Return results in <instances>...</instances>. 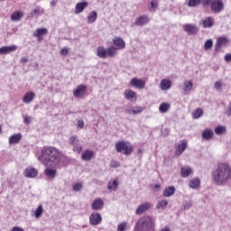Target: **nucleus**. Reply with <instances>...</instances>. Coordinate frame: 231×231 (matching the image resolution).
I'll list each match as a JSON object with an SVG mask.
<instances>
[{
	"instance_id": "nucleus-45",
	"label": "nucleus",
	"mask_w": 231,
	"mask_h": 231,
	"mask_svg": "<svg viewBox=\"0 0 231 231\" xmlns=\"http://www.w3.org/2000/svg\"><path fill=\"white\" fill-rule=\"evenodd\" d=\"M223 133H225V127H223V126H217L215 128V134H223Z\"/></svg>"
},
{
	"instance_id": "nucleus-2",
	"label": "nucleus",
	"mask_w": 231,
	"mask_h": 231,
	"mask_svg": "<svg viewBox=\"0 0 231 231\" xmlns=\"http://www.w3.org/2000/svg\"><path fill=\"white\" fill-rule=\"evenodd\" d=\"M59 150L55 147L45 146L42 150V155L38 157L39 162H42L45 167H55L59 163Z\"/></svg>"
},
{
	"instance_id": "nucleus-22",
	"label": "nucleus",
	"mask_w": 231,
	"mask_h": 231,
	"mask_svg": "<svg viewBox=\"0 0 231 231\" xmlns=\"http://www.w3.org/2000/svg\"><path fill=\"white\" fill-rule=\"evenodd\" d=\"M94 152L91 150H86L82 155H81V160L83 162H91V160L93 159L94 156Z\"/></svg>"
},
{
	"instance_id": "nucleus-52",
	"label": "nucleus",
	"mask_w": 231,
	"mask_h": 231,
	"mask_svg": "<svg viewBox=\"0 0 231 231\" xmlns=\"http://www.w3.org/2000/svg\"><path fill=\"white\" fill-rule=\"evenodd\" d=\"M184 30H196V25L194 24H185L183 25Z\"/></svg>"
},
{
	"instance_id": "nucleus-14",
	"label": "nucleus",
	"mask_w": 231,
	"mask_h": 231,
	"mask_svg": "<svg viewBox=\"0 0 231 231\" xmlns=\"http://www.w3.org/2000/svg\"><path fill=\"white\" fill-rule=\"evenodd\" d=\"M39 174V171H37V169L28 167L23 171V175L25 178H37V175Z\"/></svg>"
},
{
	"instance_id": "nucleus-24",
	"label": "nucleus",
	"mask_w": 231,
	"mask_h": 231,
	"mask_svg": "<svg viewBox=\"0 0 231 231\" xmlns=\"http://www.w3.org/2000/svg\"><path fill=\"white\" fill-rule=\"evenodd\" d=\"M147 23H149V16L143 15L136 18L134 23L136 26H143V24H147Z\"/></svg>"
},
{
	"instance_id": "nucleus-25",
	"label": "nucleus",
	"mask_w": 231,
	"mask_h": 231,
	"mask_svg": "<svg viewBox=\"0 0 231 231\" xmlns=\"http://www.w3.org/2000/svg\"><path fill=\"white\" fill-rule=\"evenodd\" d=\"M200 24H202L203 28H212L214 25V19L212 17L205 18L201 21Z\"/></svg>"
},
{
	"instance_id": "nucleus-59",
	"label": "nucleus",
	"mask_w": 231,
	"mask_h": 231,
	"mask_svg": "<svg viewBox=\"0 0 231 231\" xmlns=\"http://www.w3.org/2000/svg\"><path fill=\"white\" fill-rule=\"evenodd\" d=\"M30 116H26L23 118V123L26 124V125H28L30 124Z\"/></svg>"
},
{
	"instance_id": "nucleus-47",
	"label": "nucleus",
	"mask_w": 231,
	"mask_h": 231,
	"mask_svg": "<svg viewBox=\"0 0 231 231\" xmlns=\"http://www.w3.org/2000/svg\"><path fill=\"white\" fill-rule=\"evenodd\" d=\"M118 187V180H113V182H109L108 184V189L111 190V189H116Z\"/></svg>"
},
{
	"instance_id": "nucleus-26",
	"label": "nucleus",
	"mask_w": 231,
	"mask_h": 231,
	"mask_svg": "<svg viewBox=\"0 0 231 231\" xmlns=\"http://www.w3.org/2000/svg\"><path fill=\"white\" fill-rule=\"evenodd\" d=\"M190 174H192V168H190L189 166H184L181 168L180 176L182 178H189Z\"/></svg>"
},
{
	"instance_id": "nucleus-23",
	"label": "nucleus",
	"mask_w": 231,
	"mask_h": 231,
	"mask_svg": "<svg viewBox=\"0 0 231 231\" xmlns=\"http://www.w3.org/2000/svg\"><path fill=\"white\" fill-rule=\"evenodd\" d=\"M33 98H35V93L33 92H27L23 97V104H31V102H33Z\"/></svg>"
},
{
	"instance_id": "nucleus-46",
	"label": "nucleus",
	"mask_w": 231,
	"mask_h": 231,
	"mask_svg": "<svg viewBox=\"0 0 231 231\" xmlns=\"http://www.w3.org/2000/svg\"><path fill=\"white\" fill-rule=\"evenodd\" d=\"M213 1L214 0H201L200 5H202L204 7L210 6Z\"/></svg>"
},
{
	"instance_id": "nucleus-27",
	"label": "nucleus",
	"mask_w": 231,
	"mask_h": 231,
	"mask_svg": "<svg viewBox=\"0 0 231 231\" xmlns=\"http://www.w3.org/2000/svg\"><path fill=\"white\" fill-rule=\"evenodd\" d=\"M174 192H176V188L170 186L163 190L162 195L164 198H171V196H173Z\"/></svg>"
},
{
	"instance_id": "nucleus-54",
	"label": "nucleus",
	"mask_w": 231,
	"mask_h": 231,
	"mask_svg": "<svg viewBox=\"0 0 231 231\" xmlns=\"http://www.w3.org/2000/svg\"><path fill=\"white\" fill-rule=\"evenodd\" d=\"M69 52V51L68 50V48H63L60 51V55H62L63 57H66V55H68V53Z\"/></svg>"
},
{
	"instance_id": "nucleus-5",
	"label": "nucleus",
	"mask_w": 231,
	"mask_h": 231,
	"mask_svg": "<svg viewBox=\"0 0 231 231\" xmlns=\"http://www.w3.org/2000/svg\"><path fill=\"white\" fill-rule=\"evenodd\" d=\"M69 144L72 145L73 152H77L78 154H80V152H82V143H80V140L77 135H71L69 137Z\"/></svg>"
},
{
	"instance_id": "nucleus-8",
	"label": "nucleus",
	"mask_w": 231,
	"mask_h": 231,
	"mask_svg": "<svg viewBox=\"0 0 231 231\" xmlns=\"http://www.w3.org/2000/svg\"><path fill=\"white\" fill-rule=\"evenodd\" d=\"M152 207V204L151 202H144L138 206V208L135 210L136 216H142L144 212H147Z\"/></svg>"
},
{
	"instance_id": "nucleus-11",
	"label": "nucleus",
	"mask_w": 231,
	"mask_h": 231,
	"mask_svg": "<svg viewBox=\"0 0 231 231\" xmlns=\"http://www.w3.org/2000/svg\"><path fill=\"white\" fill-rule=\"evenodd\" d=\"M130 85L136 88V89H143L145 88V81L143 79L133 78L130 80Z\"/></svg>"
},
{
	"instance_id": "nucleus-28",
	"label": "nucleus",
	"mask_w": 231,
	"mask_h": 231,
	"mask_svg": "<svg viewBox=\"0 0 231 231\" xmlns=\"http://www.w3.org/2000/svg\"><path fill=\"white\" fill-rule=\"evenodd\" d=\"M214 138V132L210 129H206L202 132V139L203 140H212Z\"/></svg>"
},
{
	"instance_id": "nucleus-32",
	"label": "nucleus",
	"mask_w": 231,
	"mask_h": 231,
	"mask_svg": "<svg viewBox=\"0 0 231 231\" xmlns=\"http://www.w3.org/2000/svg\"><path fill=\"white\" fill-rule=\"evenodd\" d=\"M23 18V12L16 11L11 14V21H21Z\"/></svg>"
},
{
	"instance_id": "nucleus-38",
	"label": "nucleus",
	"mask_w": 231,
	"mask_h": 231,
	"mask_svg": "<svg viewBox=\"0 0 231 231\" xmlns=\"http://www.w3.org/2000/svg\"><path fill=\"white\" fill-rule=\"evenodd\" d=\"M201 5V0H189L188 6L190 8H194L196 6H199Z\"/></svg>"
},
{
	"instance_id": "nucleus-49",
	"label": "nucleus",
	"mask_w": 231,
	"mask_h": 231,
	"mask_svg": "<svg viewBox=\"0 0 231 231\" xmlns=\"http://www.w3.org/2000/svg\"><path fill=\"white\" fill-rule=\"evenodd\" d=\"M40 14H41V6H36L33 12L31 14L32 17H33V15L37 16Z\"/></svg>"
},
{
	"instance_id": "nucleus-57",
	"label": "nucleus",
	"mask_w": 231,
	"mask_h": 231,
	"mask_svg": "<svg viewBox=\"0 0 231 231\" xmlns=\"http://www.w3.org/2000/svg\"><path fill=\"white\" fill-rule=\"evenodd\" d=\"M78 127H79V129H84V121L83 120L78 121Z\"/></svg>"
},
{
	"instance_id": "nucleus-44",
	"label": "nucleus",
	"mask_w": 231,
	"mask_h": 231,
	"mask_svg": "<svg viewBox=\"0 0 231 231\" xmlns=\"http://www.w3.org/2000/svg\"><path fill=\"white\" fill-rule=\"evenodd\" d=\"M125 228H127V223L122 222L117 226V231H125Z\"/></svg>"
},
{
	"instance_id": "nucleus-40",
	"label": "nucleus",
	"mask_w": 231,
	"mask_h": 231,
	"mask_svg": "<svg viewBox=\"0 0 231 231\" xmlns=\"http://www.w3.org/2000/svg\"><path fill=\"white\" fill-rule=\"evenodd\" d=\"M202 116H203V109L201 108H197L193 113V118H196V119L201 118Z\"/></svg>"
},
{
	"instance_id": "nucleus-31",
	"label": "nucleus",
	"mask_w": 231,
	"mask_h": 231,
	"mask_svg": "<svg viewBox=\"0 0 231 231\" xmlns=\"http://www.w3.org/2000/svg\"><path fill=\"white\" fill-rule=\"evenodd\" d=\"M143 112V107L142 106H134L132 109H128L127 113H129V115H140V113Z\"/></svg>"
},
{
	"instance_id": "nucleus-4",
	"label": "nucleus",
	"mask_w": 231,
	"mask_h": 231,
	"mask_svg": "<svg viewBox=\"0 0 231 231\" xmlns=\"http://www.w3.org/2000/svg\"><path fill=\"white\" fill-rule=\"evenodd\" d=\"M116 151L125 156H130V154H133L134 147H133V144L129 142L119 141L116 143Z\"/></svg>"
},
{
	"instance_id": "nucleus-48",
	"label": "nucleus",
	"mask_w": 231,
	"mask_h": 231,
	"mask_svg": "<svg viewBox=\"0 0 231 231\" xmlns=\"http://www.w3.org/2000/svg\"><path fill=\"white\" fill-rule=\"evenodd\" d=\"M184 210H189L192 207L191 201H186L182 205Z\"/></svg>"
},
{
	"instance_id": "nucleus-6",
	"label": "nucleus",
	"mask_w": 231,
	"mask_h": 231,
	"mask_svg": "<svg viewBox=\"0 0 231 231\" xmlns=\"http://www.w3.org/2000/svg\"><path fill=\"white\" fill-rule=\"evenodd\" d=\"M210 8L214 14H221L225 10V4L223 0H213Z\"/></svg>"
},
{
	"instance_id": "nucleus-63",
	"label": "nucleus",
	"mask_w": 231,
	"mask_h": 231,
	"mask_svg": "<svg viewBox=\"0 0 231 231\" xmlns=\"http://www.w3.org/2000/svg\"><path fill=\"white\" fill-rule=\"evenodd\" d=\"M160 231H171V228H169V226H165L162 228Z\"/></svg>"
},
{
	"instance_id": "nucleus-36",
	"label": "nucleus",
	"mask_w": 231,
	"mask_h": 231,
	"mask_svg": "<svg viewBox=\"0 0 231 231\" xmlns=\"http://www.w3.org/2000/svg\"><path fill=\"white\" fill-rule=\"evenodd\" d=\"M97 12L96 11H92L88 16V23H95V21H97Z\"/></svg>"
},
{
	"instance_id": "nucleus-41",
	"label": "nucleus",
	"mask_w": 231,
	"mask_h": 231,
	"mask_svg": "<svg viewBox=\"0 0 231 231\" xmlns=\"http://www.w3.org/2000/svg\"><path fill=\"white\" fill-rule=\"evenodd\" d=\"M169 202L167 200H159L157 203V208H166Z\"/></svg>"
},
{
	"instance_id": "nucleus-21",
	"label": "nucleus",
	"mask_w": 231,
	"mask_h": 231,
	"mask_svg": "<svg viewBox=\"0 0 231 231\" xmlns=\"http://www.w3.org/2000/svg\"><path fill=\"white\" fill-rule=\"evenodd\" d=\"M23 140V134H14L9 137V145H14L15 143H19Z\"/></svg>"
},
{
	"instance_id": "nucleus-51",
	"label": "nucleus",
	"mask_w": 231,
	"mask_h": 231,
	"mask_svg": "<svg viewBox=\"0 0 231 231\" xmlns=\"http://www.w3.org/2000/svg\"><path fill=\"white\" fill-rule=\"evenodd\" d=\"M214 86H215V89H217V91H219V89L223 88V83L221 81H216Z\"/></svg>"
},
{
	"instance_id": "nucleus-3",
	"label": "nucleus",
	"mask_w": 231,
	"mask_h": 231,
	"mask_svg": "<svg viewBox=\"0 0 231 231\" xmlns=\"http://www.w3.org/2000/svg\"><path fill=\"white\" fill-rule=\"evenodd\" d=\"M135 231H155L156 218L152 216L141 217L135 224Z\"/></svg>"
},
{
	"instance_id": "nucleus-53",
	"label": "nucleus",
	"mask_w": 231,
	"mask_h": 231,
	"mask_svg": "<svg viewBox=\"0 0 231 231\" xmlns=\"http://www.w3.org/2000/svg\"><path fill=\"white\" fill-rule=\"evenodd\" d=\"M111 167H113L114 169H118V167H120V162L116 161H112Z\"/></svg>"
},
{
	"instance_id": "nucleus-15",
	"label": "nucleus",
	"mask_w": 231,
	"mask_h": 231,
	"mask_svg": "<svg viewBox=\"0 0 231 231\" xmlns=\"http://www.w3.org/2000/svg\"><path fill=\"white\" fill-rule=\"evenodd\" d=\"M186 149H187V141L186 140L180 141V143H179L177 146L175 156H181V154L185 152Z\"/></svg>"
},
{
	"instance_id": "nucleus-20",
	"label": "nucleus",
	"mask_w": 231,
	"mask_h": 231,
	"mask_svg": "<svg viewBox=\"0 0 231 231\" xmlns=\"http://www.w3.org/2000/svg\"><path fill=\"white\" fill-rule=\"evenodd\" d=\"M17 50L16 45H12V46H3L0 48V55H6L8 53H12V51H15Z\"/></svg>"
},
{
	"instance_id": "nucleus-43",
	"label": "nucleus",
	"mask_w": 231,
	"mask_h": 231,
	"mask_svg": "<svg viewBox=\"0 0 231 231\" xmlns=\"http://www.w3.org/2000/svg\"><path fill=\"white\" fill-rule=\"evenodd\" d=\"M193 83L192 81H185L184 82V91H190L192 89Z\"/></svg>"
},
{
	"instance_id": "nucleus-60",
	"label": "nucleus",
	"mask_w": 231,
	"mask_h": 231,
	"mask_svg": "<svg viewBox=\"0 0 231 231\" xmlns=\"http://www.w3.org/2000/svg\"><path fill=\"white\" fill-rule=\"evenodd\" d=\"M189 35H196V30H187L186 31Z\"/></svg>"
},
{
	"instance_id": "nucleus-34",
	"label": "nucleus",
	"mask_w": 231,
	"mask_h": 231,
	"mask_svg": "<svg viewBox=\"0 0 231 231\" xmlns=\"http://www.w3.org/2000/svg\"><path fill=\"white\" fill-rule=\"evenodd\" d=\"M171 109V105L168 103H162L159 106L160 113H167Z\"/></svg>"
},
{
	"instance_id": "nucleus-56",
	"label": "nucleus",
	"mask_w": 231,
	"mask_h": 231,
	"mask_svg": "<svg viewBox=\"0 0 231 231\" xmlns=\"http://www.w3.org/2000/svg\"><path fill=\"white\" fill-rule=\"evenodd\" d=\"M226 62H231V54H226L224 57Z\"/></svg>"
},
{
	"instance_id": "nucleus-37",
	"label": "nucleus",
	"mask_w": 231,
	"mask_h": 231,
	"mask_svg": "<svg viewBox=\"0 0 231 231\" xmlns=\"http://www.w3.org/2000/svg\"><path fill=\"white\" fill-rule=\"evenodd\" d=\"M42 212H44V209L42 208V205H40L34 211V216H35L36 219H39V217H41V216H42Z\"/></svg>"
},
{
	"instance_id": "nucleus-19",
	"label": "nucleus",
	"mask_w": 231,
	"mask_h": 231,
	"mask_svg": "<svg viewBox=\"0 0 231 231\" xmlns=\"http://www.w3.org/2000/svg\"><path fill=\"white\" fill-rule=\"evenodd\" d=\"M113 44L117 50H124L125 48V42L120 37H116L113 40Z\"/></svg>"
},
{
	"instance_id": "nucleus-17",
	"label": "nucleus",
	"mask_w": 231,
	"mask_h": 231,
	"mask_svg": "<svg viewBox=\"0 0 231 231\" xmlns=\"http://www.w3.org/2000/svg\"><path fill=\"white\" fill-rule=\"evenodd\" d=\"M159 86L162 91H169V88L172 86V82L169 79H163L161 80Z\"/></svg>"
},
{
	"instance_id": "nucleus-61",
	"label": "nucleus",
	"mask_w": 231,
	"mask_h": 231,
	"mask_svg": "<svg viewBox=\"0 0 231 231\" xmlns=\"http://www.w3.org/2000/svg\"><path fill=\"white\" fill-rule=\"evenodd\" d=\"M28 60H29L28 58L23 57V58H21L20 62L22 64H26V62H28Z\"/></svg>"
},
{
	"instance_id": "nucleus-9",
	"label": "nucleus",
	"mask_w": 231,
	"mask_h": 231,
	"mask_svg": "<svg viewBox=\"0 0 231 231\" xmlns=\"http://www.w3.org/2000/svg\"><path fill=\"white\" fill-rule=\"evenodd\" d=\"M69 162H71L69 157L60 153V152L58 153V163L56 165L59 167H66Z\"/></svg>"
},
{
	"instance_id": "nucleus-1",
	"label": "nucleus",
	"mask_w": 231,
	"mask_h": 231,
	"mask_svg": "<svg viewBox=\"0 0 231 231\" xmlns=\"http://www.w3.org/2000/svg\"><path fill=\"white\" fill-rule=\"evenodd\" d=\"M211 176L215 185L225 187L231 181V167L226 163H219L213 169Z\"/></svg>"
},
{
	"instance_id": "nucleus-42",
	"label": "nucleus",
	"mask_w": 231,
	"mask_h": 231,
	"mask_svg": "<svg viewBox=\"0 0 231 231\" xmlns=\"http://www.w3.org/2000/svg\"><path fill=\"white\" fill-rule=\"evenodd\" d=\"M212 46H214V42H212V40H208L205 42L204 49L207 51L212 50Z\"/></svg>"
},
{
	"instance_id": "nucleus-50",
	"label": "nucleus",
	"mask_w": 231,
	"mask_h": 231,
	"mask_svg": "<svg viewBox=\"0 0 231 231\" xmlns=\"http://www.w3.org/2000/svg\"><path fill=\"white\" fill-rule=\"evenodd\" d=\"M82 189V183H77L73 185L74 192H79Z\"/></svg>"
},
{
	"instance_id": "nucleus-29",
	"label": "nucleus",
	"mask_w": 231,
	"mask_h": 231,
	"mask_svg": "<svg viewBox=\"0 0 231 231\" xmlns=\"http://www.w3.org/2000/svg\"><path fill=\"white\" fill-rule=\"evenodd\" d=\"M48 33V30H37L33 35L34 37H38V42H41L42 41V36L46 35Z\"/></svg>"
},
{
	"instance_id": "nucleus-64",
	"label": "nucleus",
	"mask_w": 231,
	"mask_h": 231,
	"mask_svg": "<svg viewBox=\"0 0 231 231\" xmlns=\"http://www.w3.org/2000/svg\"><path fill=\"white\" fill-rule=\"evenodd\" d=\"M153 189H155V190H160V184H155Z\"/></svg>"
},
{
	"instance_id": "nucleus-12",
	"label": "nucleus",
	"mask_w": 231,
	"mask_h": 231,
	"mask_svg": "<svg viewBox=\"0 0 231 231\" xmlns=\"http://www.w3.org/2000/svg\"><path fill=\"white\" fill-rule=\"evenodd\" d=\"M73 95L76 98H80V97H84L86 95V86L79 85L73 90Z\"/></svg>"
},
{
	"instance_id": "nucleus-10",
	"label": "nucleus",
	"mask_w": 231,
	"mask_h": 231,
	"mask_svg": "<svg viewBox=\"0 0 231 231\" xmlns=\"http://www.w3.org/2000/svg\"><path fill=\"white\" fill-rule=\"evenodd\" d=\"M229 42H230L227 40L226 37L218 38L215 45V51H219L221 48H225V46H228Z\"/></svg>"
},
{
	"instance_id": "nucleus-58",
	"label": "nucleus",
	"mask_w": 231,
	"mask_h": 231,
	"mask_svg": "<svg viewBox=\"0 0 231 231\" xmlns=\"http://www.w3.org/2000/svg\"><path fill=\"white\" fill-rule=\"evenodd\" d=\"M11 231H24L23 229V227H20V226H14Z\"/></svg>"
},
{
	"instance_id": "nucleus-35",
	"label": "nucleus",
	"mask_w": 231,
	"mask_h": 231,
	"mask_svg": "<svg viewBox=\"0 0 231 231\" xmlns=\"http://www.w3.org/2000/svg\"><path fill=\"white\" fill-rule=\"evenodd\" d=\"M200 183V180L199 178H195L192 180L189 181V187L190 189H198L199 185Z\"/></svg>"
},
{
	"instance_id": "nucleus-62",
	"label": "nucleus",
	"mask_w": 231,
	"mask_h": 231,
	"mask_svg": "<svg viewBox=\"0 0 231 231\" xmlns=\"http://www.w3.org/2000/svg\"><path fill=\"white\" fill-rule=\"evenodd\" d=\"M51 6H57V1L52 0V1L51 2Z\"/></svg>"
},
{
	"instance_id": "nucleus-13",
	"label": "nucleus",
	"mask_w": 231,
	"mask_h": 231,
	"mask_svg": "<svg viewBox=\"0 0 231 231\" xmlns=\"http://www.w3.org/2000/svg\"><path fill=\"white\" fill-rule=\"evenodd\" d=\"M124 97L126 100H130V102H135L137 100L136 92L131 89H125Z\"/></svg>"
},
{
	"instance_id": "nucleus-18",
	"label": "nucleus",
	"mask_w": 231,
	"mask_h": 231,
	"mask_svg": "<svg viewBox=\"0 0 231 231\" xmlns=\"http://www.w3.org/2000/svg\"><path fill=\"white\" fill-rule=\"evenodd\" d=\"M92 210H102L104 208V200L102 199H96L91 205Z\"/></svg>"
},
{
	"instance_id": "nucleus-16",
	"label": "nucleus",
	"mask_w": 231,
	"mask_h": 231,
	"mask_svg": "<svg viewBox=\"0 0 231 231\" xmlns=\"http://www.w3.org/2000/svg\"><path fill=\"white\" fill-rule=\"evenodd\" d=\"M89 6V4L88 2H79L76 4V9H75V14L76 15H79V14H82L86 8Z\"/></svg>"
},
{
	"instance_id": "nucleus-39",
	"label": "nucleus",
	"mask_w": 231,
	"mask_h": 231,
	"mask_svg": "<svg viewBox=\"0 0 231 231\" xmlns=\"http://www.w3.org/2000/svg\"><path fill=\"white\" fill-rule=\"evenodd\" d=\"M116 50H118V49L116 47H113V46L108 48L106 51V55L108 57H115V55L116 54Z\"/></svg>"
},
{
	"instance_id": "nucleus-33",
	"label": "nucleus",
	"mask_w": 231,
	"mask_h": 231,
	"mask_svg": "<svg viewBox=\"0 0 231 231\" xmlns=\"http://www.w3.org/2000/svg\"><path fill=\"white\" fill-rule=\"evenodd\" d=\"M44 172H45L46 176L48 178H51V180H53V178H55V176H57V170L47 168Z\"/></svg>"
},
{
	"instance_id": "nucleus-7",
	"label": "nucleus",
	"mask_w": 231,
	"mask_h": 231,
	"mask_svg": "<svg viewBox=\"0 0 231 231\" xmlns=\"http://www.w3.org/2000/svg\"><path fill=\"white\" fill-rule=\"evenodd\" d=\"M89 223L92 225V226H97V225H100L102 223V216L100 213L94 212L89 217Z\"/></svg>"
},
{
	"instance_id": "nucleus-55",
	"label": "nucleus",
	"mask_w": 231,
	"mask_h": 231,
	"mask_svg": "<svg viewBox=\"0 0 231 231\" xmlns=\"http://www.w3.org/2000/svg\"><path fill=\"white\" fill-rule=\"evenodd\" d=\"M152 10L154 12L158 8V3L151 2Z\"/></svg>"
},
{
	"instance_id": "nucleus-30",
	"label": "nucleus",
	"mask_w": 231,
	"mask_h": 231,
	"mask_svg": "<svg viewBox=\"0 0 231 231\" xmlns=\"http://www.w3.org/2000/svg\"><path fill=\"white\" fill-rule=\"evenodd\" d=\"M97 55L99 57V59H106V57H107V51H106L104 47H98Z\"/></svg>"
}]
</instances>
